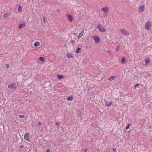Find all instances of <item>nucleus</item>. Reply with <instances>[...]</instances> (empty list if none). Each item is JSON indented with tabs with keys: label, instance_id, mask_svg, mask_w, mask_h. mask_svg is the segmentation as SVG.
<instances>
[{
	"label": "nucleus",
	"instance_id": "33",
	"mask_svg": "<svg viewBox=\"0 0 152 152\" xmlns=\"http://www.w3.org/2000/svg\"><path fill=\"white\" fill-rule=\"evenodd\" d=\"M139 85V84H137L135 86V87H137V86H138Z\"/></svg>",
	"mask_w": 152,
	"mask_h": 152
},
{
	"label": "nucleus",
	"instance_id": "36",
	"mask_svg": "<svg viewBox=\"0 0 152 152\" xmlns=\"http://www.w3.org/2000/svg\"><path fill=\"white\" fill-rule=\"evenodd\" d=\"M58 125V122H57L56 123V125L57 126V125Z\"/></svg>",
	"mask_w": 152,
	"mask_h": 152
},
{
	"label": "nucleus",
	"instance_id": "37",
	"mask_svg": "<svg viewBox=\"0 0 152 152\" xmlns=\"http://www.w3.org/2000/svg\"><path fill=\"white\" fill-rule=\"evenodd\" d=\"M113 151H115V148L113 149Z\"/></svg>",
	"mask_w": 152,
	"mask_h": 152
},
{
	"label": "nucleus",
	"instance_id": "10",
	"mask_svg": "<svg viewBox=\"0 0 152 152\" xmlns=\"http://www.w3.org/2000/svg\"><path fill=\"white\" fill-rule=\"evenodd\" d=\"M67 16L70 22H72L73 20V18L72 16L70 15H67Z\"/></svg>",
	"mask_w": 152,
	"mask_h": 152
},
{
	"label": "nucleus",
	"instance_id": "16",
	"mask_svg": "<svg viewBox=\"0 0 152 152\" xmlns=\"http://www.w3.org/2000/svg\"><path fill=\"white\" fill-rule=\"evenodd\" d=\"M67 56L68 58H72L73 57V55L70 53H69L68 54H67Z\"/></svg>",
	"mask_w": 152,
	"mask_h": 152
},
{
	"label": "nucleus",
	"instance_id": "28",
	"mask_svg": "<svg viewBox=\"0 0 152 152\" xmlns=\"http://www.w3.org/2000/svg\"><path fill=\"white\" fill-rule=\"evenodd\" d=\"M43 22H46V20H45V17H43Z\"/></svg>",
	"mask_w": 152,
	"mask_h": 152
},
{
	"label": "nucleus",
	"instance_id": "8",
	"mask_svg": "<svg viewBox=\"0 0 152 152\" xmlns=\"http://www.w3.org/2000/svg\"><path fill=\"white\" fill-rule=\"evenodd\" d=\"M144 5H143L142 6H140L139 9V11L141 12H142L144 10Z\"/></svg>",
	"mask_w": 152,
	"mask_h": 152
},
{
	"label": "nucleus",
	"instance_id": "31",
	"mask_svg": "<svg viewBox=\"0 0 152 152\" xmlns=\"http://www.w3.org/2000/svg\"><path fill=\"white\" fill-rule=\"evenodd\" d=\"M38 124H39V125L40 126V125H41L42 124H41V122H39L38 123Z\"/></svg>",
	"mask_w": 152,
	"mask_h": 152
},
{
	"label": "nucleus",
	"instance_id": "27",
	"mask_svg": "<svg viewBox=\"0 0 152 152\" xmlns=\"http://www.w3.org/2000/svg\"><path fill=\"white\" fill-rule=\"evenodd\" d=\"M71 42L73 43V45L75 43V41L73 40H71Z\"/></svg>",
	"mask_w": 152,
	"mask_h": 152
},
{
	"label": "nucleus",
	"instance_id": "25",
	"mask_svg": "<svg viewBox=\"0 0 152 152\" xmlns=\"http://www.w3.org/2000/svg\"><path fill=\"white\" fill-rule=\"evenodd\" d=\"M130 125H131V124H128V125H127V126H126V129H128L129 128V126H130Z\"/></svg>",
	"mask_w": 152,
	"mask_h": 152
},
{
	"label": "nucleus",
	"instance_id": "4",
	"mask_svg": "<svg viewBox=\"0 0 152 152\" xmlns=\"http://www.w3.org/2000/svg\"><path fill=\"white\" fill-rule=\"evenodd\" d=\"M93 38L94 40L96 43H98L99 42V37L97 35L94 36Z\"/></svg>",
	"mask_w": 152,
	"mask_h": 152
},
{
	"label": "nucleus",
	"instance_id": "12",
	"mask_svg": "<svg viewBox=\"0 0 152 152\" xmlns=\"http://www.w3.org/2000/svg\"><path fill=\"white\" fill-rule=\"evenodd\" d=\"M26 26V24L25 23H23L21 24H20L19 26V28L21 29L22 28H23Z\"/></svg>",
	"mask_w": 152,
	"mask_h": 152
},
{
	"label": "nucleus",
	"instance_id": "15",
	"mask_svg": "<svg viewBox=\"0 0 152 152\" xmlns=\"http://www.w3.org/2000/svg\"><path fill=\"white\" fill-rule=\"evenodd\" d=\"M83 32L82 31L79 34L78 36V38L79 39L80 38L82 37L83 34Z\"/></svg>",
	"mask_w": 152,
	"mask_h": 152
},
{
	"label": "nucleus",
	"instance_id": "22",
	"mask_svg": "<svg viewBox=\"0 0 152 152\" xmlns=\"http://www.w3.org/2000/svg\"><path fill=\"white\" fill-rule=\"evenodd\" d=\"M7 16H8V14L7 13H5L3 16V18H5L7 17Z\"/></svg>",
	"mask_w": 152,
	"mask_h": 152
},
{
	"label": "nucleus",
	"instance_id": "29",
	"mask_svg": "<svg viewBox=\"0 0 152 152\" xmlns=\"http://www.w3.org/2000/svg\"><path fill=\"white\" fill-rule=\"evenodd\" d=\"M45 152H50V149H48Z\"/></svg>",
	"mask_w": 152,
	"mask_h": 152
},
{
	"label": "nucleus",
	"instance_id": "7",
	"mask_svg": "<svg viewBox=\"0 0 152 152\" xmlns=\"http://www.w3.org/2000/svg\"><path fill=\"white\" fill-rule=\"evenodd\" d=\"M29 135V134L28 133H27L24 136V139L27 141H30L29 139L28 138V136Z\"/></svg>",
	"mask_w": 152,
	"mask_h": 152
},
{
	"label": "nucleus",
	"instance_id": "2",
	"mask_svg": "<svg viewBox=\"0 0 152 152\" xmlns=\"http://www.w3.org/2000/svg\"><path fill=\"white\" fill-rule=\"evenodd\" d=\"M16 84L15 83H12L8 86V88L10 89H12L14 90L16 88Z\"/></svg>",
	"mask_w": 152,
	"mask_h": 152
},
{
	"label": "nucleus",
	"instance_id": "34",
	"mask_svg": "<svg viewBox=\"0 0 152 152\" xmlns=\"http://www.w3.org/2000/svg\"><path fill=\"white\" fill-rule=\"evenodd\" d=\"M8 67H9V65H8V64L7 65L6 68H8Z\"/></svg>",
	"mask_w": 152,
	"mask_h": 152
},
{
	"label": "nucleus",
	"instance_id": "5",
	"mask_svg": "<svg viewBox=\"0 0 152 152\" xmlns=\"http://www.w3.org/2000/svg\"><path fill=\"white\" fill-rule=\"evenodd\" d=\"M120 31L124 35H129V33L128 32V31L125 29H122Z\"/></svg>",
	"mask_w": 152,
	"mask_h": 152
},
{
	"label": "nucleus",
	"instance_id": "24",
	"mask_svg": "<svg viewBox=\"0 0 152 152\" xmlns=\"http://www.w3.org/2000/svg\"><path fill=\"white\" fill-rule=\"evenodd\" d=\"M19 117L21 118H24L25 117V115H19Z\"/></svg>",
	"mask_w": 152,
	"mask_h": 152
},
{
	"label": "nucleus",
	"instance_id": "1",
	"mask_svg": "<svg viewBox=\"0 0 152 152\" xmlns=\"http://www.w3.org/2000/svg\"><path fill=\"white\" fill-rule=\"evenodd\" d=\"M97 28L100 31L102 32H104L106 31V30L102 26V25L100 24L97 25Z\"/></svg>",
	"mask_w": 152,
	"mask_h": 152
},
{
	"label": "nucleus",
	"instance_id": "13",
	"mask_svg": "<svg viewBox=\"0 0 152 152\" xmlns=\"http://www.w3.org/2000/svg\"><path fill=\"white\" fill-rule=\"evenodd\" d=\"M116 77V76H112L110 77L108 80L110 81H112L113 80L115 79Z\"/></svg>",
	"mask_w": 152,
	"mask_h": 152
},
{
	"label": "nucleus",
	"instance_id": "20",
	"mask_svg": "<svg viewBox=\"0 0 152 152\" xmlns=\"http://www.w3.org/2000/svg\"><path fill=\"white\" fill-rule=\"evenodd\" d=\"M57 77H58V79H61L63 78V76L62 75H58Z\"/></svg>",
	"mask_w": 152,
	"mask_h": 152
},
{
	"label": "nucleus",
	"instance_id": "6",
	"mask_svg": "<svg viewBox=\"0 0 152 152\" xmlns=\"http://www.w3.org/2000/svg\"><path fill=\"white\" fill-rule=\"evenodd\" d=\"M108 7H103L101 10L105 12L104 13V14L106 13V15L107 13L108 10Z\"/></svg>",
	"mask_w": 152,
	"mask_h": 152
},
{
	"label": "nucleus",
	"instance_id": "21",
	"mask_svg": "<svg viewBox=\"0 0 152 152\" xmlns=\"http://www.w3.org/2000/svg\"><path fill=\"white\" fill-rule=\"evenodd\" d=\"M39 60L40 61L42 62L44 61V58L42 57H41L39 58Z\"/></svg>",
	"mask_w": 152,
	"mask_h": 152
},
{
	"label": "nucleus",
	"instance_id": "35",
	"mask_svg": "<svg viewBox=\"0 0 152 152\" xmlns=\"http://www.w3.org/2000/svg\"><path fill=\"white\" fill-rule=\"evenodd\" d=\"M87 151L88 150L87 149H85L84 150V151H85V152H87Z\"/></svg>",
	"mask_w": 152,
	"mask_h": 152
},
{
	"label": "nucleus",
	"instance_id": "9",
	"mask_svg": "<svg viewBox=\"0 0 152 152\" xmlns=\"http://www.w3.org/2000/svg\"><path fill=\"white\" fill-rule=\"evenodd\" d=\"M105 104L107 106L109 107L112 104V102L107 101H106L105 102Z\"/></svg>",
	"mask_w": 152,
	"mask_h": 152
},
{
	"label": "nucleus",
	"instance_id": "17",
	"mask_svg": "<svg viewBox=\"0 0 152 152\" xmlns=\"http://www.w3.org/2000/svg\"><path fill=\"white\" fill-rule=\"evenodd\" d=\"M73 99V97L72 96L69 97L67 98V100L68 101H72Z\"/></svg>",
	"mask_w": 152,
	"mask_h": 152
},
{
	"label": "nucleus",
	"instance_id": "30",
	"mask_svg": "<svg viewBox=\"0 0 152 152\" xmlns=\"http://www.w3.org/2000/svg\"><path fill=\"white\" fill-rule=\"evenodd\" d=\"M94 142V145H95L96 144V142L95 141H93Z\"/></svg>",
	"mask_w": 152,
	"mask_h": 152
},
{
	"label": "nucleus",
	"instance_id": "3",
	"mask_svg": "<svg viewBox=\"0 0 152 152\" xmlns=\"http://www.w3.org/2000/svg\"><path fill=\"white\" fill-rule=\"evenodd\" d=\"M151 26V23L149 21H148L145 24V28L147 30L149 29Z\"/></svg>",
	"mask_w": 152,
	"mask_h": 152
},
{
	"label": "nucleus",
	"instance_id": "18",
	"mask_svg": "<svg viewBox=\"0 0 152 152\" xmlns=\"http://www.w3.org/2000/svg\"><path fill=\"white\" fill-rule=\"evenodd\" d=\"M126 59L124 57H123L121 58V61L122 63H124Z\"/></svg>",
	"mask_w": 152,
	"mask_h": 152
},
{
	"label": "nucleus",
	"instance_id": "38",
	"mask_svg": "<svg viewBox=\"0 0 152 152\" xmlns=\"http://www.w3.org/2000/svg\"><path fill=\"white\" fill-rule=\"evenodd\" d=\"M147 76H150L151 75H150V74H149V75H148Z\"/></svg>",
	"mask_w": 152,
	"mask_h": 152
},
{
	"label": "nucleus",
	"instance_id": "11",
	"mask_svg": "<svg viewBox=\"0 0 152 152\" xmlns=\"http://www.w3.org/2000/svg\"><path fill=\"white\" fill-rule=\"evenodd\" d=\"M34 46L36 47L39 46L40 45V43L39 42L37 41L34 43Z\"/></svg>",
	"mask_w": 152,
	"mask_h": 152
},
{
	"label": "nucleus",
	"instance_id": "19",
	"mask_svg": "<svg viewBox=\"0 0 152 152\" xmlns=\"http://www.w3.org/2000/svg\"><path fill=\"white\" fill-rule=\"evenodd\" d=\"M22 9V7L21 5H19L18 7V10L19 12H21Z\"/></svg>",
	"mask_w": 152,
	"mask_h": 152
},
{
	"label": "nucleus",
	"instance_id": "32",
	"mask_svg": "<svg viewBox=\"0 0 152 152\" xmlns=\"http://www.w3.org/2000/svg\"><path fill=\"white\" fill-rule=\"evenodd\" d=\"M24 147V146L23 145H22V146L21 145L20 146V148H23Z\"/></svg>",
	"mask_w": 152,
	"mask_h": 152
},
{
	"label": "nucleus",
	"instance_id": "23",
	"mask_svg": "<svg viewBox=\"0 0 152 152\" xmlns=\"http://www.w3.org/2000/svg\"><path fill=\"white\" fill-rule=\"evenodd\" d=\"M80 48H77V49L76 50V52L77 53H78L79 51L80 50Z\"/></svg>",
	"mask_w": 152,
	"mask_h": 152
},
{
	"label": "nucleus",
	"instance_id": "26",
	"mask_svg": "<svg viewBox=\"0 0 152 152\" xmlns=\"http://www.w3.org/2000/svg\"><path fill=\"white\" fill-rule=\"evenodd\" d=\"M119 49H120V47H119V46L118 45L117 48L116 50L118 51L119 50Z\"/></svg>",
	"mask_w": 152,
	"mask_h": 152
},
{
	"label": "nucleus",
	"instance_id": "14",
	"mask_svg": "<svg viewBox=\"0 0 152 152\" xmlns=\"http://www.w3.org/2000/svg\"><path fill=\"white\" fill-rule=\"evenodd\" d=\"M150 62L149 59L148 58L145 60V64L146 65H148Z\"/></svg>",
	"mask_w": 152,
	"mask_h": 152
}]
</instances>
